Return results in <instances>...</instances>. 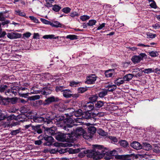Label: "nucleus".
<instances>
[{
	"mask_svg": "<svg viewBox=\"0 0 160 160\" xmlns=\"http://www.w3.org/2000/svg\"><path fill=\"white\" fill-rule=\"evenodd\" d=\"M95 148V151L91 150H84L82 152H81L78 154V156L80 158L83 157L87 154V157L88 158H92L94 159L98 160L101 158H102V154H103L104 152H102V150L99 149L100 151L97 150L96 148Z\"/></svg>",
	"mask_w": 160,
	"mask_h": 160,
	"instance_id": "obj_1",
	"label": "nucleus"
},
{
	"mask_svg": "<svg viewBox=\"0 0 160 160\" xmlns=\"http://www.w3.org/2000/svg\"><path fill=\"white\" fill-rule=\"evenodd\" d=\"M66 125H64L63 127V129L68 132H71L72 133L74 132V129L72 128L73 126H77L79 125L78 124L75 123L74 122V120H73L71 118H67Z\"/></svg>",
	"mask_w": 160,
	"mask_h": 160,
	"instance_id": "obj_2",
	"label": "nucleus"
},
{
	"mask_svg": "<svg viewBox=\"0 0 160 160\" xmlns=\"http://www.w3.org/2000/svg\"><path fill=\"white\" fill-rule=\"evenodd\" d=\"M93 147L94 148H96V149H97V150H98V151H100L99 149H101L102 150V152H104V153L103 154H102V157L103 155L105 154L106 153H107V155L109 156H115V157L116 156L118 155H117L118 153V152L119 150L118 148H116L115 149L113 150L112 151H111L108 152H107L104 151V149L102 146L98 145H93Z\"/></svg>",
	"mask_w": 160,
	"mask_h": 160,
	"instance_id": "obj_3",
	"label": "nucleus"
},
{
	"mask_svg": "<svg viewBox=\"0 0 160 160\" xmlns=\"http://www.w3.org/2000/svg\"><path fill=\"white\" fill-rule=\"evenodd\" d=\"M70 135V132L66 134L60 133L56 136V139L60 141L70 142L71 138Z\"/></svg>",
	"mask_w": 160,
	"mask_h": 160,
	"instance_id": "obj_4",
	"label": "nucleus"
},
{
	"mask_svg": "<svg viewBox=\"0 0 160 160\" xmlns=\"http://www.w3.org/2000/svg\"><path fill=\"white\" fill-rule=\"evenodd\" d=\"M94 108V106L93 102H88L83 106V108L85 111L86 114H88V116H86V118H90L91 115L88 112L92 110Z\"/></svg>",
	"mask_w": 160,
	"mask_h": 160,
	"instance_id": "obj_5",
	"label": "nucleus"
},
{
	"mask_svg": "<svg viewBox=\"0 0 160 160\" xmlns=\"http://www.w3.org/2000/svg\"><path fill=\"white\" fill-rule=\"evenodd\" d=\"M147 55L145 53H142L138 56L134 55L131 58V60L134 63H138L141 61L142 60L143 58L145 57Z\"/></svg>",
	"mask_w": 160,
	"mask_h": 160,
	"instance_id": "obj_6",
	"label": "nucleus"
},
{
	"mask_svg": "<svg viewBox=\"0 0 160 160\" xmlns=\"http://www.w3.org/2000/svg\"><path fill=\"white\" fill-rule=\"evenodd\" d=\"M97 78L95 74H92L87 77V80L85 81V83L88 84H93L95 83Z\"/></svg>",
	"mask_w": 160,
	"mask_h": 160,
	"instance_id": "obj_7",
	"label": "nucleus"
},
{
	"mask_svg": "<svg viewBox=\"0 0 160 160\" xmlns=\"http://www.w3.org/2000/svg\"><path fill=\"white\" fill-rule=\"evenodd\" d=\"M43 138L46 141V142L44 143L45 146H50L54 142V139L52 136H48L46 134L43 136Z\"/></svg>",
	"mask_w": 160,
	"mask_h": 160,
	"instance_id": "obj_8",
	"label": "nucleus"
},
{
	"mask_svg": "<svg viewBox=\"0 0 160 160\" xmlns=\"http://www.w3.org/2000/svg\"><path fill=\"white\" fill-rule=\"evenodd\" d=\"M70 132V135H72L73 134L76 135L77 136L82 135L84 134L85 131L81 127H78L75 130L74 129V132H73L72 133H71V132Z\"/></svg>",
	"mask_w": 160,
	"mask_h": 160,
	"instance_id": "obj_9",
	"label": "nucleus"
},
{
	"mask_svg": "<svg viewBox=\"0 0 160 160\" xmlns=\"http://www.w3.org/2000/svg\"><path fill=\"white\" fill-rule=\"evenodd\" d=\"M7 36L10 39H13L20 38L21 35L17 32H10L7 33Z\"/></svg>",
	"mask_w": 160,
	"mask_h": 160,
	"instance_id": "obj_10",
	"label": "nucleus"
},
{
	"mask_svg": "<svg viewBox=\"0 0 160 160\" xmlns=\"http://www.w3.org/2000/svg\"><path fill=\"white\" fill-rule=\"evenodd\" d=\"M130 146L132 148L136 150H139L142 148V145L136 141L133 142L131 144Z\"/></svg>",
	"mask_w": 160,
	"mask_h": 160,
	"instance_id": "obj_11",
	"label": "nucleus"
},
{
	"mask_svg": "<svg viewBox=\"0 0 160 160\" xmlns=\"http://www.w3.org/2000/svg\"><path fill=\"white\" fill-rule=\"evenodd\" d=\"M50 25L52 27L55 28H62L64 27V25L61 23L59 22L55 21L52 22H51Z\"/></svg>",
	"mask_w": 160,
	"mask_h": 160,
	"instance_id": "obj_12",
	"label": "nucleus"
},
{
	"mask_svg": "<svg viewBox=\"0 0 160 160\" xmlns=\"http://www.w3.org/2000/svg\"><path fill=\"white\" fill-rule=\"evenodd\" d=\"M130 155H118L116 156L115 158L120 160H130L128 157L131 156Z\"/></svg>",
	"mask_w": 160,
	"mask_h": 160,
	"instance_id": "obj_13",
	"label": "nucleus"
},
{
	"mask_svg": "<svg viewBox=\"0 0 160 160\" xmlns=\"http://www.w3.org/2000/svg\"><path fill=\"white\" fill-rule=\"evenodd\" d=\"M72 92L69 89H65L63 92V95L64 97L69 98L72 96Z\"/></svg>",
	"mask_w": 160,
	"mask_h": 160,
	"instance_id": "obj_14",
	"label": "nucleus"
},
{
	"mask_svg": "<svg viewBox=\"0 0 160 160\" xmlns=\"http://www.w3.org/2000/svg\"><path fill=\"white\" fill-rule=\"evenodd\" d=\"M15 13L17 15H18L20 16L24 17L26 18H28V17L26 16V14L25 12L22 11V10L19 9H16L15 11Z\"/></svg>",
	"mask_w": 160,
	"mask_h": 160,
	"instance_id": "obj_15",
	"label": "nucleus"
},
{
	"mask_svg": "<svg viewBox=\"0 0 160 160\" xmlns=\"http://www.w3.org/2000/svg\"><path fill=\"white\" fill-rule=\"evenodd\" d=\"M17 92L16 91H14V90L12 88L8 89L5 92L6 95L9 96H15L17 94Z\"/></svg>",
	"mask_w": 160,
	"mask_h": 160,
	"instance_id": "obj_16",
	"label": "nucleus"
},
{
	"mask_svg": "<svg viewBox=\"0 0 160 160\" xmlns=\"http://www.w3.org/2000/svg\"><path fill=\"white\" fill-rule=\"evenodd\" d=\"M53 118L52 116H51L49 114H47L45 118H44L45 123L47 124H49L52 122Z\"/></svg>",
	"mask_w": 160,
	"mask_h": 160,
	"instance_id": "obj_17",
	"label": "nucleus"
},
{
	"mask_svg": "<svg viewBox=\"0 0 160 160\" xmlns=\"http://www.w3.org/2000/svg\"><path fill=\"white\" fill-rule=\"evenodd\" d=\"M58 98H55L53 96H52L49 98H48L45 100V102L47 104H49L50 103L58 100Z\"/></svg>",
	"mask_w": 160,
	"mask_h": 160,
	"instance_id": "obj_18",
	"label": "nucleus"
},
{
	"mask_svg": "<svg viewBox=\"0 0 160 160\" xmlns=\"http://www.w3.org/2000/svg\"><path fill=\"white\" fill-rule=\"evenodd\" d=\"M72 113L69 114L68 115L70 116H72L74 115L76 117H79L82 115V113L81 110L77 111L75 112L72 111Z\"/></svg>",
	"mask_w": 160,
	"mask_h": 160,
	"instance_id": "obj_19",
	"label": "nucleus"
},
{
	"mask_svg": "<svg viewBox=\"0 0 160 160\" xmlns=\"http://www.w3.org/2000/svg\"><path fill=\"white\" fill-rule=\"evenodd\" d=\"M33 120L36 122L40 123L44 122L45 123L44 118L42 117H33Z\"/></svg>",
	"mask_w": 160,
	"mask_h": 160,
	"instance_id": "obj_20",
	"label": "nucleus"
},
{
	"mask_svg": "<svg viewBox=\"0 0 160 160\" xmlns=\"http://www.w3.org/2000/svg\"><path fill=\"white\" fill-rule=\"evenodd\" d=\"M45 134L50 135H54L55 134V131L52 129V128H47L45 132Z\"/></svg>",
	"mask_w": 160,
	"mask_h": 160,
	"instance_id": "obj_21",
	"label": "nucleus"
},
{
	"mask_svg": "<svg viewBox=\"0 0 160 160\" xmlns=\"http://www.w3.org/2000/svg\"><path fill=\"white\" fill-rule=\"evenodd\" d=\"M56 108L61 112H63L65 109L64 104L62 102L59 103L57 105Z\"/></svg>",
	"mask_w": 160,
	"mask_h": 160,
	"instance_id": "obj_22",
	"label": "nucleus"
},
{
	"mask_svg": "<svg viewBox=\"0 0 160 160\" xmlns=\"http://www.w3.org/2000/svg\"><path fill=\"white\" fill-rule=\"evenodd\" d=\"M10 22V21L8 20H4V21H2L1 22H0V28H8V24Z\"/></svg>",
	"mask_w": 160,
	"mask_h": 160,
	"instance_id": "obj_23",
	"label": "nucleus"
},
{
	"mask_svg": "<svg viewBox=\"0 0 160 160\" xmlns=\"http://www.w3.org/2000/svg\"><path fill=\"white\" fill-rule=\"evenodd\" d=\"M10 102L9 98H2L0 100V104L2 105H7Z\"/></svg>",
	"mask_w": 160,
	"mask_h": 160,
	"instance_id": "obj_24",
	"label": "nucleus"
},
{
	"mask_svg": "<svg viewBox=\"0 0 160 160\" xmlns=\"http://www.w3.org/2000/svg\"><path fill=\"white\" fill-rule=\"evenodd\" d=\"M134 76L132 74H128L125 75L123 77V79L125 81H129L132 79Z\"/></svg>",
	"mask_w": 160,
	"mask_h": 160,
	"instance_id": "obj_25",
	"label": "nucleus"
},
{
	"mask_svg": "<svg viewBox=\"0 0 160 160\" xmlns=\"http://www.w3.org/2000/svg\"><path fill=\"white\" fill-rule=\"evenodd\" d=\"M58 36L55 37V35L53 34H49L44 35L43 36L42 38L44 39H57L59 38Z\"/></svg>",
	"mask_w": 160,
	"mask_h": 160,
	"instance_id": "obj_26",
	"label": "nucleus"
},
{
	"mask_svg": "<svg viewBox=\"0 0 160 160\" xmlns=\"http://www.w3.org/2000/svg\"><path fill=\"white\" fill-rule=\"evenodd\" d=\"M96 128L93 126H90L88 128V132L90 133L92 135L96 132Z\"/></svg>",
	"mask_w": 160,
	"mask_h": 160,
	"instance_id": "obj_27",
	"label": "nucleus"
},
{
	"mask_svg": "<svg viewBox=\"0 0 160 160\" xmlns=\"http://www.w3.org/2000/svg\"><path fill=\"white\" fill-rule=\"evenodd\" d=\"M92 135L88 131V132L85 133V132L83 135V138L86 139L88 140L89 139L91 138L92 137Z\"/></svg>",
	"mask_w": 160,
	"mask_h": 160,
	"instance_id": "obj_28",
	"label": "nucleus"
},
{
	"mask_svg": "<svg viewBox=\"0 0 160 160\" xmlns=\"http://www.w3.org/2000/svg\"><path fill=\"white\" fill-rule=\"evenodd\" d=\"M113 71V69H109L106 71L105 72V74L107 78L111 77L113 75V73L112 71Z\"/></svg>",
	"mask_w": 160,
	"mask_h": 160,
	"instance_id": "obj_29",
	"label": "nucleus"
},
{
	"mask_svg": "<svg viewBox=\"0 0 160 160\" xmlns=\"http://www.w3.org/2000/svg\"><path fill=\"white\" fill-rule=\"evenodd\" d=\"M124 80L121 78H118L114 80V83L117 85L119 86L123 84L124 82Z\"/></svg>",
	"mask_w": 160,
	"mask_h": 160,
	"instance_id": "obj_30",
	"label": "nucleus"
},
{
	"mask_svg": "<svg viewBox=\"0 0 160 160\" xmlns=\"http://www.w3.org/2000/svg\"><path fill=\"white\" fill-rule=\"evenodd\" d=\"M149 3H150V6L152 8L156 9L157 8L156 3L153 0H148Z\"/></svg>",
	"mask_w": 160,
	"mask_h": 160,
	"instance_id": "obj_31",
	"label": "nucleus"
},
{
	"mask_svg": "<svg viewBox=\"0 0 160 160\" xmlns=\"http://www.w3.org/2000/svg\"><path fill=\"white\" fill-rule=\"evenodd\" d=\"M142 72L146 74H149L155 72L154 69L153 68H148L142 70Z\"/></svg>",
	"mask_w": 160,
	"mask_h": 160,
	"instance_id": "obj_32",
	"label": "nucleus"
},
{
	"mask_svg": "<svg viewBox=\"0 0 160 160\" xmlns=\"http://www.w3.org/2000/svg\"><path fill=\"white\" fill-rule=\"evenodd\" d=\"M40 98V96L35 95L28 97V99L30 101H35Z\"/></svg>",
	"mask_w": 160,
	"mask_h": 160,
	"instance_id": "obj_33",
	"label": "nucleus"
},
{
	"mask_svg": "<svg viewBox=\"0 0 160 160\" xmlns=\"http://www.w3.org/2000/svg\"><path fill=\"white\" fill-rule=\"evenodd\" d=\"M119 143L121 146L123 147H126L128 145L127 142L125 140H121L119 141Z\"/></svg>",
	"mask_w": 160,
	"mask_h": 160,
	"instance_id": "obj_34",
	"label": "nucleus"
},
{
	"mask_svg": "<svg viewBox=\"0 0 160 160\" xmlns=\"http://www.w3.org/2000/svg\"><path fill=\"white\" fill-rule=\"evenodd\" d=\"M104 103V102L101 101H98L95 104V107L96 108H100L103 105Z\"/></svg>",
	"mask_w": 160,
	"mask_h": 160,
	"instance_id": "obj_35",
	"label": "nucleus"
},
{
	"mask_svg": "<svg viewBox=\"0 0 160 160\" xmlns=\"http://www.w3.org/2000/svg\"><path fill=\"white\" fill-rule=\"evenodd\" d=\"M108 93V91L107 90H104L99 92L98 96L101 98H102L106 96Z\"/></svg>",
	"mask_w": 160,
	"mask_h": 160,
	"instance_id": "obj_36",
	"label": "nucleus"
},
{
	"mask_svg": "<svg viewBox=\"0 0 160 160\" xmlns=\"http://www.w3.org/2000/svg\"><path fill=\"white\" fill-rule=\"evenodd\" d=\"M65 87L63 86H57L56 87L55 90L57 92H63L65 90Z\"/></svg>",
	"mask_w": 160,
	"mask_h": 160,
	"instance_id": "obj_37",
	"label": "nucleus"
},
{
	"mask_svg": "<svg viewBox=\"0 0 160 160\" xmlns=\"http://www.w3.org/2000/svg\"><path fill=\"white\" fill-rule=\"evenodd\" d=\"M143 148L145 150L148 151L151 149L152 147L149 144L144 143L143 146Z\"/></svg>",
	"mask_w": 160,
	"mask_h": 160,
	"instance_id": "obj_38",
	"label": "nucleus"
},
{
	"mask_svg": "<svg viewBox=\"0 0 160 160\" xmlns=\"http://www.w3.org/2000/svg\"><path fill=\"white\" fill-rule=\"evenodd\" d=\"M98 98V96L97 95H94L91 96L89 97V99L91 102H95Z\"/></svg>",
	"mask_w": 160,
	"mask_h": 160,
	"instance_id": "obj_39",
	"label": "nucleus"
},
{
	"mask_svg": "<svg viewBox=\"0 0 160 160\" xmlns=\"http://www.w3.org/2000/svg\"><path fill=\"white\" fill-rule=\"evenodd\" d=\"M32 128L35 131H37L38 133H41L42 132V130L40 129V126H33L32 127Z\"/></svg>",
	"mask_w": 160,
	"mask_h": 160,
	"instance_id": "obj_40",
	"label": "nucleus"
},
{
	"mask_svg": "<svg viewBox=\"0 0 160 160\" xmlns=\"http://www.w3.org/2000/svg\"><path fill=\"white\" fill-rule=\"evenodd\" d=\"M51 91L49 89L46 88L45 90L42 92V94L43 95H47L51 93Z\"/></svg>",
	"mask_w": 160,
	"mask_h": 160,
	"instance_id": "obj_41",
	"label": "nucleus"
},
{
	"mask_svg": "<svg viewBox=\"0 0 160 160\" xmlns=\"http://www.w3.org/2000/svg\"><path fill=\"white\" fill-rule=\"evenodd\" d=\"M90 17L87 15L81 16L80 17V19L82 21H85L89 19Z\"/></svg>",
	"mask_w": 160,
	"mask_h": 160,
	"instance_id": "obj_42",
	"label": "nucleus"
},
{
	"mask_svg": "<svg viewBox=\"0 0 160 160\" xmlns=\"http://www.w3.org/2000/svg\"><path fill=\"white\" fill-rule=\"evenodd\" d=\"M97 132L99 135L102 136H106L107 135V133L102 129H98Z\"/></svg>",
	"mask_w": 160,
	"mask_h": 160,
	"instance_id": "obj_43",
	"label": "nucleus"
},
{
	"mask_svg": "<svg viewBox=\"0 0 160 160\" xmlns=\"http://www.w3.org/2000/svg\"><path fill=\"white\" fill-rule=\"evenodd\" d=\"M67 38L70 39V40H73L77 39V36L75 35H69L66 36Z\"/></svg>",
	"mask_w": 160,
	"mask_h": 160,
	"instance_id": "obj_44",
	"label": "nucleus"
},
{
	"mask_svg": "<svg viewBox=\"0 0 160 160\" xmlns=\"http://www.w3.org/2000/svg\"><path fill=\"white\" fill-rule=\"evenodd\" d=\"M96 23V21L95 20L92 19L90 20L87 24L89 26H92L94 25Z\"/></svg>",
	"mask_w": 160,
	"mask_h": 160,
	"instance_id": "obj_45",
	"label": "nucleus"
},
{
	"mask_svg": "<svg viewBox=\"0 0 160 160\" xmlns=\"http://www.w3.org/2000/svg\"><path fill=\"white\" fill-rule=\"evenodd\" d=\"M87 89L86 87H80L78 88V92L79 93H82L86 91Z\"/></svg>",
	"mask_w": 160,
	"mask_h": 160,
	"instance_id": "obj_46",
	"label": "nucleus"
},
{
	"mask_svg": "<svg viewBox=\"0 0 160 160\" xmlns=\"http://www.w3.org/2000/svg\"><path fill=\"white\" fill-rule=\"evenodd\" d=\"M71 11V9L68 7L64 8L62 9V11L65 13H68L70 12Z\"/></svg>",
	"mask_w": 160,
	"mask_h": 160,
	"instance_id": "obj_47",
	"label": "nucleus"
},
{
	"mask_svg": "<svg viewBox=\"0 0 160 160\" xmlns=\"http://www.w3.org/2000/svg\"><path fill=\"white\" fill-rule=\"evenodd\" d=\"M149 55L152 57H155L157 56L158 55V53L157 51H151L149 52Z\"/></svg>",
	"mask_w": 160,
	"mask_h": 160,
	"instance_id": "obj_48",
	"label": "nucleus"
},
{
	"mask_svg": "<svg viewBox=\"0 0 160 160\" xmlns=\"http://www.w3.org/2000/svg\"><path fill=\"white\" fill-rule=\"evenodd\" d=\"M61 9V7L56 5H54L52 8V10L56 12H58Z\"/></svg>",
	"mask_w": 160,
	"mask_h": 160,
	"instance_id": "obj_49",
	"label": "nucleus"
},
{
	"mask_svg": "<svg viewBox=\"0 0 160 160\" xmlns=\"http://www.w3.org/2000/svg\"><path fill=\"white\" fill-rule=\"evenodd\" d=\"M20 132V129H19L17 130H12L10 134L12 135H15L19 133Z\"/></svg>",
	"mask_w": 160,
	"mask_h": 160,
	"instance_id": "obj_50",
	"label": "nucleus"
},
{
	"mask_svg": "<svg viewBox=\"0 0 160 160\" xmlns=\"http://www.w3.org/2000/svg\"><path fill=\"white\" fill-rule=\"evenodd\" d=\"M8 86L6 85H1L0 86V92H4L5 90L7 89Z\"/></svg>",
	"mask_w": 160,
	"mask_h": 160,
	"instance_id": "obj_51",
	"label": "nucleus"
},
{
	"mask_svg": "<svg viewBox=\"0 0 160 160\" xmlns=\"http://www.w3.org/2000/svg\"><path fill=\"white\" fill-rule=\"evenodd\" d=\"M79 15V13L78 12L76 11H74L71 12L70 16L72 18H74L75 17H78Z\"/></svg>",
	"mask_w": 160,
	"mask_h": 160,
	"instance_id": "obj_52",
	"label": "nucleus"
},
{
	"mask_svg": "<svg viewBox=\"0 0 160 160\" xmlns=\"http://www.w3.org/2000/svg\"><path fill=\"white\" fill-rule=\"evenodd\" d=\"M80 82H78L72 81L70 83V86L71 87H76Z\"/></svg>",
	"mask_w": 160,
	"mask_h": 160,
	"instance_id": "obj_53",
	"label": "nucleus"
},
{
	"mask_svg": "<svg viewBox=\"0 0 160 160\" xmlns=\"http://www.w3.org/2000/svg\"><path fill=\"white\" fill-rule=\"evenodd\" d=\"M29 18L33 22L35 23H38V20L35 17L33 16H30Z\"/></svg>",
	"mask_w": 160,
	"mask_h": 160,
	"instance_id": "obj_54",
	"label": "nucleus"
},
{
	"mask_svg": "<svg viewBox=\"0 0 160 160\" xmlns=\"http://www.w3.org/2000/svg\"><path fill=\"white\" fill-rule=\"evenodd\" d=\"M156 36L155 34H153L152 33L147 34V37L148 38H154Z\"/></svg>",
	"mask_w": 160,
	"mask_h": 160,
	"instance_id": "obj_55",
	"label": "nucleus"
},
{
	"mask_svg": "<svg viewBox=\"0 0 160 160\" xmlns=\"http://www.w3.org/2000/svg\"><path fill=\"white\" fill-rule=\"evenodd\" d=\"M82 119L80 118H77L74 119V122L75 123L78 124V123H81L82 122Z\"/></svg>",
	"mask_w": 160,
	"mask_h": 160,
	"instance_id": "obj_56",
	"label": "nucleus"
},
{
	"mask_svg": "<svg viewBox=\"0 0 160 160\" xmlns=\"http://www.w3.org/2000/svg\"><path fill=\"white\" fill-rule=\"evenodd\" d=\"M109 138L110 140H112V141L114 142H118V139L115 137L109 136Z\"/></svg>",
	"mask_w": 160,
	"mask_h": 160,
	"instance_id": "obj_57",
	"label": "nucleus"
},
{
	"mask_svg": "<svg viewBox=\"0 0 160 160\" xmlns=\"http://www.w3.org/2000/svg\"><path fill=\"white\" fill-rule=\"evenodd\" d=\"M152 27L155 29H158L160 28V25L158 23H156L152 25Z\"/></svg>",
	"mask_w": 160,
	"mask_h": 160,
	"instance_id": "obj_58",
	"label": "nucleus"
},
{
	"mask_svg": "<svg viewBox=\"0 0 160 160\" xmlns=\"http://www.w3.org/2000/svg\"><path fill=\"white\" fill-rule=\"evenodd\" d=\"M6 117L7 116H6V115L3 114L1 112V113L0 114V121L4 120L5 119V118H6Z\"/></svg>",
	"mask_w": 160,
	"mask_h": 160,
	"instance_id": "obj_59",
	"label": "nucleus"
},
{
	"mask_svg": "<svg viewBox=\"0 0 160 160\" xmlns=\"http://www.w3.org/2000/svg\"><path fill=\"white\" fill-rule=\"evenodd\" d=\"M41 21L44 23L50 25L51 22L48 21L44 19H41Z\"/></svg>",
	"mask_w": 160,
	"mask_h": 160,
	"instance_id": "obj_60",
	"label": "nucleus"
},
{
	"mask_svg": "<svg viewBox=\"0 0 160 160\" xmlns=\"http://www.w3.org/2000/svg\"><path fill=\"white\" fill-rule=\"evenodd\" d=\"M5 19L3 13L2 12H0V21H3Z\"/></svg>",
	"mask_w": 160,
	"mask_h": 160,
	"instance_id": "obj_61",
	"label": "nucleus"
},
{
	"mask_svg": "<svg viewBox=\"0 0 160 160\" xmlns=\"http://www.w3.org/2000/svg\"><path fill=\"white\" fill-rule=\"evenodd\" d=\"M105 24L104 23H102L98 27L97 30H100L102 29L103 28L105 27Z\"/></svg>",
	"mask_w": 160,
	"mask_h": 160,
	"instance_id": "obj_62",
	"label": "nucleus"
},
{
	"mask_svg": "<svg viewBox=\"0 0 160 160\" xmlns=\"http://www.w3.org/2000/svg\"><path fill=\"white\" fill-rule=\"evenodd\" d=\"M39 34L38 33H34L33 36L34 39H39Z\"/></svg>",
	"mask_w": 160,
	"mask_h": 160,
	"instance_id": "obj_63",
	"label": "nucleus"
},
{
	"mask_svg": "<svg viewBox=\"0 0 160 160\" xmlns=\"http://www.w3.org/2000/svg\"><path fill=\"white\" fill-rule=\"evenodd\" d=\"M46 3L44 5V6L47 8H50L52 6V3L49 2H46Z\"/></svg>",
	"mask_w": 160,
	"mask_h": 160,
	"instance_id": "obj_64",
	"label": "nucleus"
}]
</instances>
